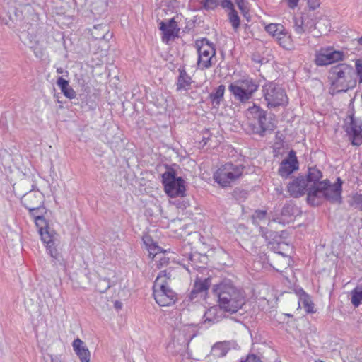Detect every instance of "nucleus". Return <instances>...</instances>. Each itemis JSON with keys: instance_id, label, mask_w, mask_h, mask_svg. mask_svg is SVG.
I'll list each match as a JSON object with an SVG mask.
<instances>
[{"instance_id": "4468645a", "label": "nucleus", "mask_w": 362, "mask_h": 362, "mask_svg": "<svg viewBox=\"0 0 362 362\" xmlns=\"http://www.w3.org/2000/svg\"><path fill=\"white\" fill-rule=\"evenodd\" d=\"M326 182H320L316 185H310L308 188L307 200L312 206L320 205L324 199H326L325 186Z\"/></svg>"}, {"instance_id": "423d86ee", "label": "nucleus", "mask_w": 362, "mask_h": 362, "mask_svg": "<svg viewBox=\"0 0 362 362\" xmlns=\"http://www.w3.org/2000/svg\"><path fill=\"white\" fill-rule=\"evenodd\" d=\"M247 111L254 119L249 124V129L252 133L263 136L267 132L274 129L275 124L267 117L266 112L259 106L254 105L249 107Z\"/></svg>"}, {"instance_id": "6e6d98bb", "label": "nucleus", "mask_w": 362, "mask_h": 362, "mask_svg": "<svg viewBox=\"0 0 362 362\" xmlns=\"http://www.w3.org/2000/svg\"><path fill=\"white\" fill-rule=\"evenodd\" d=\"M358 43L362 45V37L358 39Z\"/></svg>"}, {"instance_id": "a18cd8bd", "label": "nucleus", "mask_w": 362, "mask_h": 362, "mask_svg": "<svg viewBox=\"0 0 362 362\" xmlns=\"http://www.w3.org/2000/svg\"><path fill=\"white\" fill-rule=\"evenodd\" d=\"M240 362H261L260 359L255 355H248L245 360H242Z\"/></svg>"}, {"instance_id": "aec40b11", "label": "nucleus", "mask_w": 362, "mask_h": 362, "mask_svg": "<svg viewBox=\"0 0 362 362\" xmlns=\"http://www.w3.org/2000/svg\"><path fill=\"white\" fill-rule=\"evenodd\" d=\"M309 185L303 176H299L288 185V191L291 196L299 197L308 192Z\"/></svg>"}, {"instance_id": "393cba45", "label": "nucleus", "mask_w": 362, "mask_h": 362, "mask_svg": "<svg viewBox=\"0 0 362 362\" xmlns=\"http://www.w3.org/2000/svg\"><path fill=\"white\" fill-rule=\"evenodd\" d=\"M297 211L298 209L292 204L286 203L281 211L280 217H274L273 220L283 223L288 222L293 216H295V214Z\"/></svg>"}, {"instance_id": "f3484780", "label": "nucleus", "mask_w": 362, "mask_h": 362, "mask_svg": "<svg viewBox=\"0 0 362 362\" xmlns=\"http://www.w3.org/2000/svg\"><path fill=\"white\" fill-rule=\"evenodd\" d=\"M346 132L354 146H360L362 144V122L361 120L351 117V122L346 128Z\"/></svg>"}, {"instance_id": "dca6fc26", "label": "nucleus", "mask_w": 362, "mask_h": 362, "mask_svg": "<svg viewBox=\"0 0 362 362\" xmlns=\"http://www.w3.org/2000/svg\"><path fill=\"white\" fill-rule=\"evenodd\" d=\"M322 182L327 184L325 186L326 200L333 204H340L341 202V180L338 177L337 182L333 185H331L328 180H324Z\"/></svg>"}, {"instance_id": "1a4fd4ad", "label": "nucleus", "mask_w": 362, "mask_h": 362, "mask_svg": "<svg viewBox=\"0 0 362 362\" xmlns=\"http://www.w3.org/2000/svg\"><path fill=\"white\" fill-rule=\"evenodd\" d=\"M264 100L269 108L283 106L287 104L288 98L283 88L275 83L269 82L262 86Z\"/></svg>"}, {"instance_id": "6ab92c4d", "label": "nucleus", "mask_w": 362, "mask_h": 362, "mask_svg": "<svg viewBox=\"0 0 362 362\" xmlns=\"http://www.w3.org/2000/svg\"><path fill=\"white\" fill-rule=\"evenodd\" d=\"M159 29L163 32L162 40L165 43H168L172 38L177 37L180 31L174 18L167 22L161 21L159 23Z\"/></svg>"}, {"instance_id": "ddd939ff", "label": "nucleus", "mask_w": 362, "mask_h": 362, "mask_svg": "<svg viewBox=\"0 0 362 362\" xmlns=\"http://www.w3.org/2000/svg\"><path fill=\"white\" fill-rule=\"evenodd\" d=\"M326 182H320L316 185H310L308 188L307 200L312 206L320 205L324 199H326L325 186Z\"/></svg>"}, {"instance_id": "c756f323", "label": "nucleus", "mask_w": 362, "mask_h": 362, "mask_svg": "<svg viewBox=\"0 0 362 362\" xmlns=\"http://www.w3.org/2000/svg\"><path fill=\"white\" fill-rule=\"evenodd\" d=\"M298 304L299 306H302L308 313H313L315 312L314 310V303L310 296L303 291H302L300 294Z\"/></svg>"}, {"instance_id": "a878e982", "label": "nucleus", "mask_w": 362, "mask_h": 362, "mask_svg": "<svg viewBox=\"0 0 362 362\" xmlns=\"http://www.w3.org/2000/svg\"><path fill=\"white\" fill-rule=\"evenodd\" d=\"M179 76L176 83V89L177 91L187 90L192 84V78L187 74L184 67H180L178 69Z\"/></svg>"}, {"instance_id": "bf43d9fd", "label": "nucleus", "mask_w": 362, "mask_h": 362, "mask_svg": "<svg viewBox=\"0 0 362 362\" xmlns=\"http://www.w3.org/2000/svg\"><path fill=\"white\" fill-rule=\"evenodd\" d=\"M100 3L103 6V1H101Z\"/></svg>"}, {"instance_id": "0eeeda50", "label": "nucleus", "mask_w": 362, "mask_h": 362, "mask_svg": "<svg viewBox=\"0 0 362 362\" xmlns=\"http://www.w3.org/2000/svg\"><path fill=\"white\" fill-rule=\"evenodd\" d=\"M258 84L251 78H245L237 80L230 83L228 90L235 100L246 103L252 98L257 90Z\"/></svg>"}, {"instance_id": "4d7b16f0", "label": "nucleus", "mask_w": 362, "mask_h": 362, "mask_svg": "<svg viewBox=\"0 0 362 362\" xmlns=\"http://www.w3.org/2000/svg\"><path fill=\"white\" fill-rule=\"evenodd\" d=\"M94 10H95V7L93 5L91 11H93Z\"/></svg>"}, {"instance_id": "a211bd4d", "label": "nucleus", "mask_w": 362, "mask_h": 362, "mask_svg": "<svg viewBox=\"0 0 362 362\" xmlns=\"http://www.w3.org/2000/svg\"><path fill=\"white\" fill-rule=\"evenodd\" d=\"M298 169V162L296 156V152L291 151L288 157L281 161L278 173L283 177H287L293 171Z\"/></svg>"}, {"instance_id": "4c0bfd02", "label": "nucleus", "mask_w": 362, "mask_h": 362, "mask_svg": "<svg viewBox=\"0 0 362 362\" xmlns=\"http://www.w3.org/2000/svg\"><path fill=\"white\" fill-rule=\"evenodd\" d=\"M229 20L234 29H237L240 25V18L238 12L234 9L229 13Z\"/></svg>"}, {"instance_id": "f704fd0d", "label": "nucleus", "mask_w": 362, "mask_h": 362, "mask_svg": "<svg viewBox=\"0 0 362 362\" xmlns=\"http://www.w3.org/2000/svg\"><path fill=\"white\" fill-rule=\"evenodd\" d=\"M351 303L358 307L362 303V288L356 287L351 291Z\"/></svg>"}, {"instance_id": "2f4dec72", "label": "nucleus", "mask_w": 362, "mask_h": 362, "mask_svg": "<svg viewBox=\"0 0 362 362\" xmlns=\"http://www.w3.org/2000/svg\"><path fill=\"white\" fill-rule=\"evenodd\" d=\"M225 86L220 85L214 92L210 93L209 98L214 106H218L220 105V103L223 98Z\"/></svg>"}, {"instance_id": "7c9ffc66", "label": "nucleus", "mask_w": 362, "mask_h": 362, "mask_svg": "<svg viewBox=\"0 0 362 362\" xmlns=\"http://www.w3.org/2000/svg\"><path fill=\"white\" fill-rule=\"evenodd\" d=\"M322 177V172L319 169L315 167H311L308 168V173L305 180L309 187H310V185H316L318 184Z\"/></svg>"}, {"instance_id": "bb28decb", "label": "nucleus", "mask_w": 362, "mask_h": 362, "mask_svg": "<svg viewBox=\"0 0 362 362\" xmlns=\"http://www.w3.org/2000/svg\"><path fill=\"white\" fill-rule=\"evenodd\" d=\"M220 308L218 307H211L208 309L204 315V324L207 325H211L212 324L216 323L221 320L222 318V314Z\"/></svg>"}, {"instance_id": "3c124183", "label": "nucleus", "mask_w": 362, "mask_h": 362, "mask_svg": "<svg viewBox=\"0 0 362 362\" xmlns=\"http://www.w3.org/2000/svg\"><path fill=\"white\" fill-rule=\"evenodd\" d=\"M51 361H52V362H62L61 358L58 356L52 357Z\"/></svg>"}, {"instance_id": "7ed1b4c3", "label": "nucleus", "mask_w": 362, "mask_h": 362, "mask_svg": "<svg viewBox=\"0 0 362 362\" xmlns=\"http://www.w3.org/2000/svg\"><path fill=\"white\" fill-rule=\"evenodd\" d=\"M35 222L49 254L55 261L59 262V265L65 269V261L57 248L59 243L58 234L47 225L43 215H36Z\"/></svg>"}, {"instance_id": "c03bdc74", "label": "nucleus", "mask_w": 362, "mask_h": 362, "mask_svg": "<svg viewBox=\"0 0 362 362\" xmlns=\"http://www.w3.org/2000/svg\"><path fill=\"white\" fill-rule=\"evenodd\" d=\"M320 0H308V5L309 8L312 10L316 9L320 6Z\"/></svg>"}, {"instance_id": "9b49d317", "label": "nucleus", "mask_w": 362, "mask_h": 362, "mask_svg": "<svg viewBox=\"0 0 362 362\" xmlns=\"http://www.w3.org/2000/svg\"><path fill=\"white\" fill-rule=\"evenodd\" d=\"M198 52L197 65L201 69H205L211 67L214 62V58L216 54V50L209 41L206 39H202L196 42Z\"/></svg>"}, {"instance_id": "cd10ccee", "label": "nucleus", "mask_w": 362, "mask_h": 362, "mask_svg": "<svg viewBox=\"0 0 362 362\" xmlns=\"http://www.w3.org/2000/svg\"><path fill=\"white\" fill-rule=\"evenodd\" d=\"M92 37L95 40H100L105 38L109 33V27L106 24H98L89 30Z\"/></svg>"}, {"instance_id": "473e14b6", "label": "nucleus", "mask_w": 362, "mask_h": 362, "mask_svg": "<svg viewBox=\"0 0 362 362\" xmlns=\"http://www.w3.org/2000/svg\"><path fill=\"white\" fill-rule=\"evenodd\" d=\"M265 30L269 35L276 37L279 35H281V32H284L285 28L281 24L270 23L265 27Z\"/></svg>"}, {"instance_id": "c85d7f7f", "label": "nucleus", "mask_w": 362, "mask_h": 362, "mask_svg": "<svg viewBox=\"0 0 362 362\" xmlns=\"http://www.w3.org/2000/svg\"><path fill=\"white\" fill-rule=\"evenodd\" d=\"M57 84L59 87L63 94L69 99H74L76 96V91L69 86L68 81L59 77L57 81Z\"/></svg>"}, {"instance_id": "37998d69", "label": "nucleus", "mask_w": 362, "mask_h": 362, "mask_svg": "<svg viewBox=\"0 0 362 362\" xmlns=\"http://www.w3.org/2000/svg\"><path fill=\"white\" fill-rule=\"evenodd\" d=\"M219 4L223 8H228L231 11L232 10H234V5L231 0H221L219 1Z\"/></svg>"}, {"instance_id": "72a5a7b5", "label": "nucleus", "mask_w": 362, "mask_h": 362, "mask_svg": "<svg viewBox=\"0 0 362 362\" xmlns=\"http://www.w3.org/2000/svg\"><path fill=\"white\" fill-rule=\"evenodd\" d=\"M277 42L279 44L285 49H290V47L291 45V39L290 36L288 35V32L286 30V29L284 30V32H281V35H279L276 37Z\"/></svg>"}, {"instance_id": "9d476101", "label": "nucleus", "mask_w": 362, "mask_h": 362, "mask_svg": "<svg viewBox=\"0 0 362 362\" xmlns=\"http://www.w3.org/2000/svg\"><path fill=\"white\" fill-rule=\"evenodd\" d=\"M162 178L165 191L169 197L184 196L185 191L184 180L180 177H176L175 173L173 170L165 172L162 175Z\"/></svg>"}, {"instance_id": "39448f33", "label": "nucleus", "mask_w": 362, "mask_h": 362, "mask_svg": "<svg viewBox=\"0 0 362 362\" xmlns=\"http://www.w3.org/2000/svg\"><path fill=\"white\" fill-rule=\"evenodd\" d=\"M171 274L167 270L161 271L153 284V296L160 306H170L174 304L177 298V294L168 286Z\"/></svg>"}, {"instance_id": "412c9836", "label": "nucleus", "mask_w": 362, "mask_h": 362, "mask_svg": "<svg viewBox=\"0 0 362 362\" xmlns=\"http://www.w3.org/2000/svg\"><path fill=\"white\" fill-rule=\"evenodd\" d=\"M293 21V28L296 33L298 35H302L306 32L311 33L315 28V24L313 20L305 21L302 16H294Z\"/></svg>"}, {"instance_id": "f257e3e1", "label": "nucleus", "mask_w": 362, "mask_h": 362, "mask_svg": "<svg viewBox=\"0 0 362 362\" xmlns=\"http://www.w3.org/2000/svg\"><path fill=\"white\" fill-rule=\"evenodd\" d=\"M12 8L8 11V18H0L1 23L11 28H17L21 32H27L31 37L37 30L39 16L30 4L11 2Z\"/></svg>"}, {"instance_id": "603ef678", "label": "nucleus", "mask_w": 362, "mask_h": 362, "mask_svg": "<svg viewBox=\"0 0 362 362\" xmlns=\"http://www.w3.org/2000/svg\"><path fill=\"white\" fill-rule=\"evenodd\" d=\"M209 139V136H203V139L202 140V142L203 143V146H205L207 144L208 140Z\"/></svg>"}, {"instance_id": "79ce46f5", "label": "nucleus", "mask_w": 362, "mask_h": 362, "mask_svg": "<svg viewBox=\"0 0 362 362\" xmlns=\"http://www.w3.org/2000/svg\"><path fill=\"white\" fill-rule=\"evenodd\" d=\"M361 204H362V195L356 194L352 197L351 205L353 206H354L355 208L358 209Z\"/></svg>"}, {"instance_id": "2eb2a0df", "label": "nucleus", "mask_w": 362, "mask_h": 362, "mask_svg": "<svg viewBox=\"0 0 362 362\" xmlns=\"http://www.w3.org/2000/svg\"><path fill=\"white\" fill-rule=\"evenodd\" d=\"M44 202L43 194L38 190H30L21 198V202L29 211L40 209Z\"/></svg>"}, {"instance_id": "5fc2aeb1", "label": "nucleus", "mask_w": 362, "mask_h": 362, "mask_svg": "<svg viewBox=\"0 0 362 362\" xmlns=\"http://www.w3.org/2000/svg\"><path fill=\"white\" fill-rule=\"evenodd\" d=\"M57 71L58 73H60V74H61V73H62L63 69H62V68H59V69H57Z\"/></svg>"}, {"instance_id": "6e6552de", "label": "nucleus", "mask_w": 362, "mask_h": 362, "mask_svg": "<svg viewBox=\"0 0 362 362\" xmlns=\"http://www.w3.org/2000/svg\"><path fill=\"white\" fill-rule=\"evenodd\" d=\"M243 172V168L241 165L227 163L214 173V179L219 185L228 187L242 175Z\"/></svg>"}, {"instance_id": "de8ad7c7", "label": "nucleus", "mask_w": 362, "mask_h": 362, "mask_svg": "<svg viewBox=\"0 0 362 362\" xmlns=\"http://www.w3.org/2000/svg\"><path fill=\"white\" fill-rule=\"evenodd\" d=\"M45 210V208L41 206L40 209H36V210H33V211H30L31 215L34 217L35 220L36 219V215H42L43 214V211Z\"/></svg>"}, {"instance_id": "8fccbe9b", "label": "nucleus", "mask_w": 362, "mask_h": 362, "mask_svg": "<svg viewBox=\"0 0 362 362\" xmlns=\"http://www.w3.org/2000/svg\"><path fill=\"white\" fill-rule=\"evenodd\" d=\"M122 306V303L119 301H115V308L116 309H121Z\"/></svg>"}, {"instance_id": "e433bc0d", "label": "nucleus", "mask_w": 362, "mask_h": 362, "mask_svg": "<svg viewBox=\"0 0 362 362\" xmlns=\"http://www.w3.org/2000/svg\"><path fill=\"white\" fill-rule=\"evenodd\" d=\"M239 10L243 15L246 17V15L249 12L248 1L247 0H235Z\"/></svg>"}, {"instance_id": "5701e85b", "label": "nucleus", "mask_w": 362, "mask_h": 362, "mask_svg": "<svg viewBox=\"0 0 362 362\" xmlns=\"http://www.w3.org/2000/svg\"><path fill=\"white\" fill-rule=\"evenodd\" d=\"M74 350L81 362H90V351L80 339H76L72 344Z\"/></svg>"}, {"instance_id": "052dcab7", "label": "nucleus", "mask_w": 362, "mask_h": 362, "mask_svg": "<svg viewBox=\"0 0 362 362\" xmlns=\"http://www.w3.org/2000/svg\"><path fill=\"white\" fill-rule=\"evenodd\" d=\"M315 362H323V361H316Z\"/></svg>"}, {"instance_id": "ea45409f", "label": "nucleus", "mask_w": 362, "mask_h": 362, "mask_svg": "<svg viewBox=\"0 0 362 362\" xmlns=\"http://www.w3.org/2000/svg\"><path fill=\"white\" fill-rule=\"evenodd\" d=\"M356 76L358 77L359 83H362V59L356 61Z\"/></svg>"}, {"instance_id": "c9c22d12", "label": "nucleus", "mask_w": 362, "mask_h": 362, "mask_svg": "<svg viewBox=\"0 0 362 362\" xmlns=\"http://www.w3.org/2000/svg\"><path fill=\"white\" fill-rule=\"evenodd\" d=\"M110 280L107 278H100L96 284V288L100 293L105 292L111 286Z\"/></svg>"}, {"instance_id": "58836bf2", "label": "nucleus", "mask_w": 362, "mask_h": 362, "mask_svg": "<svg viewBox=\"0 0 362 362\" xmlns=\"http://www.w3.org/2000/svg\"><path fill=\"white\" fill-rule=\"evenodd\" d=\"M203 7L206 10L214 9L219 4L218 0H202Z\"/></svg>"}, {"instance_id": "20e7f679", "label": "nucleus", "mask_w": 362, "mask_h": 362, "mask_svg": "<svg viewBox=\"0 0 362 362\" xmlns=\"http://www.w3.org/2000/svg\"><path fill=\"white\" fill-rule=\"evenodd\" d=\"M329 74L332 84L338 89V92H346L356 86V71L347 64H339L332 66Z\"/></svg>"}, {"instance_id": "f8f14e48", "label": "nucleus", "mask_w": 362, "mask_h": 362, "mask_svg": "<svg viewBox=\"0 0 362 362\" xmlns=\"http://www.w3.org/2000/svg\"><path fill=\"white\" fill-rule=\"evenodd\" d=\"M315 57V64L322 66L342 60L344 54L343 52L335 50L333 47H327L317 50Z\"/></svg>"}, {"instance_id": "b1692460", "label": "nucleus", "mask_w": 362, "mask_h": 362, "mask_svg": "<svg viewBox=\"0 0 362 362\" xmlns=\"http://www.w3.org/2000/svg\"><path fill=\"white\" fill-rule=\"evenodd\" d=\"M211 285V279L209 278L202 279H197L194 282L193 288L189 294L191 300L195 299L199 294L206 292Z\"/></svg>"}, {"instance_id": "a19ab883", "label": "nucleus", "mask_w": 362, "mask_h": 362, "mask_svg": "<svg viewBox=\"0 0 362 362\" xmlns=\"http://www.w3.org/2000/svg\"><path fill=\"white\" fill-rule=\"evenodd\" d=\"M267 211L265 210H257L255 214L252 215V218L255 221L258 220H263L266 218Z\"/></svg>"}, {"instance_id": "4be33fe9", "label": "nucleus", "mask_w": 362, "mask_h": 362, "mask_svg": "<svg viewBox=\"0 0 362 362\" xmlns=\"http://www.w3.org/2000/svg\"><path fill=\"white\" fill-rule=\"evenodd\" d=\"M238 344L235 341H223L216 343L212 346L211 354L216 357L226 356L230 349H236Z\"/></svg>"}, {"instance_id": "864d4df0", "label": "nucleus", "mask_w": 362, "mask_h": 362, "mask_svg": "<svg viewBox=\"0 0 362 362\" xmlns=\"http://www.w3.org/2000/svg\"><path fill=\"white\" fill-rule=\"evenodd\" d=\"M35 37H36V36L35 35V36H34V37H33V39L30 40V42H33H33H34L35 44L37 45V44H38L39 40H36V39H35Z\"/></svg>"}, {"instance_id": "49530a36", "label": "nucleus", "mask_w": 362, "mask_h": 362, "mask_svg": "<svg viewBox=\"0 0 362 362\" xmlns=\"http://www.w3.org/2000/svg\"><path fill=\"white\" fill-rule=\"evenodd\" d=\"M160 251H161V249H160V247L153 245V247H150V248H149V255H153V257H155Z\"/></svg>"}, {"instance_id": "13d9d810", "label": "nucleus", "mask_w": 362, "mask_h": 362, "mask_svg": "<svg viewBox=\"0 0 362 362\" xmlns=\"http://www.w3.org/2000/svg\"><path fill=\"white\" fill-rule=\"evenodd\" d=\"M358 209L362 211V204L359 206Z\"/></svg>"}, {"instance_id": "f03ea898", "label": "nucleus", "mask_w": 362, "mask_h": 362, "mask_svg": "<svg viewBox=\"0 0 362 362\" xmlns=\"http://www.w3.org/2000/svg\"><path fill=\"white\" fill-rule=\"evenodd\" d=\"M213 291L218 298V307L224 312L235 313L245 303L243 291L230 281L214 286Z\"/></svg>"}, {"instance_id": "09e8293b", "label": "nucleus", "mask_w": 362, "mask_h": 362, "mask_svg": "<svg viewBox=\"0 0 362 362\" xmlns=\"http://www.w3.org/2000/svg\"><path fill=\"white\" fill-rule=\"evenodd\" d=\"M288 2V6L291 8L294 9L297 6L299 0H286Z\"/></svg>"}]
</instances>
